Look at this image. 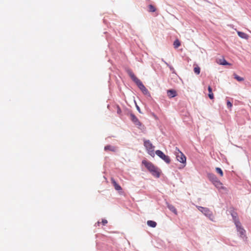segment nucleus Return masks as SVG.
Here are the masks:
<instances>
[{
  "mask_svg": "<svg viewBox=\"0 0 251 251\" xmlns=\"http://www.w3.org/2000/svg\"><path fill=\"white\" fill-rule=\"evenodd\" d=\"M127 73L132 79V80L137 84L139 89L142 91L144 95L150 97L151 95L148 89L145 87L143 83L134 74V73L130 70L127 71Z\"/></svg>",
  "mask_w": 251,
  "mask_h": 251,
  "instance_id": "nucleus-1",
  "label": "nucleus"
},
{
  "mask_svg": "<svg viewBox=\"0 0 251 251\" xmlns=\"http://www.w3.org/2000/svg\"><path fill=\"white\" fill-rule=\"evenodd\" d=\"M142 164L145 166L147 169L153 176L156 177H159L160 176L159 170L154 166L152 163L144 160L142 161Z\"/></svg>",
  "mask_w": 251,
  "mask_h": 251,
  "instance_id": "nucleus-2",
  "label": "nucleus"
},
{
  "mask_svg": "<svg viewBox=\"0 0 251 251\" xmlns=\"http://www.w3.org/2000/svg\"><path fill=\"white\" fill-rule=\"evenodd\" d=\"M130 118L137 128L141 130H143L145 128V126L141 122H140L137 117L134 114L131 113L130 114Z\"/></svg>",
  "mask_w": 251,
  "mask_h": 251,
  "instance_id": "nucleus-3",
  "label": "nucleus"
},
{
  "mask_svg": "<svg viewBox=\"0 0 251 251\" xmlns=\"http://www.w3.org/2000/svg\"><path fill=\"white\" fill-rule=\"evenodd\" d=\"M232 217L233 218V220L237 227V231L240 233V236H243L245 235V230L242 227L241 224L237 218H236V216H234L232 215Z\"/></svg>",
  "mask_w": 251,
  "mask_h": 251,
  "instance_id": "nucleus-4",
  "label": "nucleus"
},
{
  "mask_svg": "<svg viewBox=\"0 0 251 251\" xmlns=\"http://www.w3.org/2000/svg\"><path fill=\"white\" fill-rule=\"evenodd\" d=\"M144 146L148 150V153L152 156H154V147L149 140L144 141Z\"/></svg>",
  "mask_w": 251,
  "mask_h": 251,
  "instance_id": "nucleus-5",
  "label": "nucleus"
},
{
  "mask_svg": "<svg viewBox=\"0 0 251 251\" xmlns=\"http://www.w3.org/2000/svg\"><path fill=\"white\" fill-rule=\"evenodd\" d=\"M198 209L203 213L206 216L208 217L211 220H213L214 216L212 214V213L210 210L206 207H203L201 206H198Z\"/></svg>",
  "mask_w": 251,
  "mask_h": 251,
  "instance_id": "nucleus-6",
  "label": "nucleus"
},
{
  "mask_svg": "<svg viewBox=\"0 0 251 251\" xmlns=\"http://www.w3.org/2000/svg\"><path fill=\"white\" fill-rule=\"evenodd\" d=\"M156 154L160 158L163 159L166 163L169 164L171 162V160L169 156L166 155L162 151L157 150L155 151Z\"/></svg>",
  "mask_w": 251,
  "mask_h": 251,
  "instance_id": "nucleus-7",
  "label": "nucleus"
},
{
  "mask_svg": "<svg viewBox=\"0 0 251 251\" xmlns=\"http://www.w3.org/2000/svg\"><path fill=\"white\" fill-rule=\"evenodd\" d=\"M176 158L177 161L179 162L185 164L186 161V158L185 156L183 154V153L181 152L178 150H177V151L176 152Z\"/></svg>",
  "mask_w": 251,
  "mask_h": 251,
  "instance_id": "nucleus-8",
  "label": "nucleus"
},
{
  "mask_svg": "<svg viewBox=\"0 0 251 251\" xmlns=\"http://www.w3.org/2000/svg\"><path fill=\"white\" fill-rule=\"evenodd\" d=\"M220 191H227V189L223 186V184L218 179L213 184Z\"/></svg>",
  "mask_w": 251,
  "mask_h": 251,
  "instance_id": "nucleus-9",
  "label": "nucleus"
},
{
  "mask_svg": "<svg viewBox=\"0 0 251 251\" xmlns=\"http://www.w3.org/2000/svg\"><path fill=\"white\" fill-rule=\"evenodd\" d=\"M207 177L209 180L213 184L216 181H217L219 179L217 176L213 174L209 173L207 175Z\"/></svg>",
  "mask_w": 251,
  "mask_h": 251,
  "instance_id": "nucleus-10",
  "label": "nucleus"
},
{
  "mask_svg": "<svg viewBox=\"0 0 251 251\" xmlns=\"http://www.w3.org/2000/svg\"><path fill=\"white\" fill-rule=\"evenodd\" d=\"M111 183L113 185L115 189L117 191H121L122 190V187L116 182L113 178H111Z\"/></svg>",
  "mask_w": 251,
  "mask_h": 251,
  "instance_id": "nucleus-11",
  "label": "nucleus"
},
{
  "mask_svg": "<svg viewBox=\"0 0 251 251\" xmlns=\"http://www.w3.org/2000/svg\"><path fill=\"white\" fill-rule=\"evenodd\" d=\"M117 150L116 147L111 146V145H107L104 147L105 151H111L112 152H115Z\"/></svg>",
  "mask_w": 251,
  "mask_h": 251,
  "instance_id": "nucleus-12",
  "label": "nucleus"
},
{
  "mask_svg": "<svg viewBox=\"0 0 251 251\" xmlns=\"http://www.w3.org/2000/svg\"><path fill=\"white\" fill-rule=\"evenodd\" d=\"M167 95L170 98H172L176 96V92L174 90H169L167 91Z\"/></svg>",
  "mask_w": 251,
  "mask_h": 251,
  "instance_id": "nucleus-13",
  "label": "nucleus"
},
{
  "mask_svg": "<svg viewBox=\"0 0 251 251\" xmlns=\"http://www.w3.org/2000/svg\"><path fill=\"white\" fill-rule=\"evenodd\" d=\"M237 34L238 36L241 37V38L248 39L249 38V36L246 33L241 32V31H237Z\"/></svg>",
  "mask_w": 251,
  "mask_h": 251,
  "instance_id": "nucleus-14",
  "label": "nucleus"
},
{
  "mask_svg": "<svg viewBox=\"0 0 251 251\" xmlns=\"http://www.w3.org/2000/svg\"><path fill=\"white\" fill-rule=\"evenodd\" d=\"M147 225L149 226H151V227H155L156 226L157 224L154 221H151V220H149V221H147Z\"/></svg>",
  "mask_w": 251,
  "mask_h": 251,
  "instance_id": "nucleus-15",
  "label": "nucleus"
},
{
  "mask_svg": "<svg viewBox=\"0 0 251 251\" xmlns=\"http://www.w3.org/2000/svg\"><path fill=\"white\" fill-rule=\"evenodd\" d=\"M208 92H209V94H208V97L209 98L211 99V100H212L214 99V95L212 93V88L211 87L209 86L208 87Z\"/></svg>",
  "mask_w": 251,
  "mask_h": 251,
  "instance_id": "nucleus-16",
  "label": "nucleus"
},
{
  "mask_svg": "<svg viewBox=\"0 0 251 251\" xmlns=\"http://www.w3.org/2000/svg\"><path fill=\"white\" fill-rule=\"evenodd\" d=\"M218 63L220 65H227L230 64L225 59H219Z\"/></svg>",
  "mask_w": 251,
  "mask_h": 251,
  "instance_id": "nucleus-17",
  "label": "nucleus"
},
{
  "mask_svg": "<svg viewBox=\"0 0 251 251\" xmlns=\"http://www.w3.org/2000/svg\"><path fill=\"white\" fill-rule=\"evenodd\" d=\"M234 78L236 79L238 81H243L244 80V78L242 77H241L238 75L234 73L233 74Z\"/></svg>",
  "mask_w": 251,
  "mask_h": 251,
  "instance_id": "nucleus-18",
  "label": "nucleus"
},
{
  "mask_svg": "<svg viewBox=\"0 0 251 251\" xmlns=\"http://www.w3.org/2000/svg\"><path fill=\"white\" fill-rule=\"evenodd\" d=\"M173 45H174V47L175 48V49H177L180 46V41H179L178 39H176L174 42V44H173Z\"/></svg>",
  "mask_w": 251,
  "mask_h": 251,
  "instance_id": "nucleus-19",
  "label": "nucleus"
},
{
  "mask_svg": "<svg viewBox=\"0 0 251 251\" xmlns=\"http://www.w3.org/2000/svg\"><path fill=\"white\" fill-rule=\"evenodd\" d=\"M194 73L196 75H199L201 72V68L197 65L194 68Z\"/></svg>",
  "mask_w": 251,
  "mask_h": 251,
  "instance_id": "nucleus-20",
  "label": "nucleus"
},
{
  "mask_svg": "<svg viewBox=\"0 0 251 251\" xmlns=\"http://www.w3.org/2000/svg\"><path fill=\"white\" fill-rule=\"evenodd\" d=\"M216 171L217 173H218L221 176H223V175H224V174H223V171L222 170V169L219 167H217L216 168Z\"/></svg>",
  "mask_w": 251,
  "mask_h": 251,
  "instance_id": "nucleus-21",
  "label": "nucleus"
},
{
  "mask_svg": "<svg viewBox=\"0 0 251 251\" xmlns=\"http://www.w3.org/2000/svg\"><path fill=\"white\" fill-rule=\"evenodd\" d=\"M169 208L171 211L174 212L175 214H177V210L176 208L173 205H169L168 206Z\"/></svg>",
  "mask_w": 251,
  "mask_h": 251,
  "instance_id": "nucleus-22",
  "label": "nucleus"
},
{
  "mask_svg": "<svg viewBox=\"0 0 251 251\" xmlns=\"http://www.w3.org/2000/svg\"><path fill=\"white\" fill-rule=\"evenodd\" d=\"M149 8L150 12H155L156 10V8H155V7L151 4H150L149 5Z\"/></svg>",
  "mask_w": 251,
  "mask_h": 251,
  "instance_id": "nucleus-23",
  "label": "nucleus"
},
{
  "mask_svg": "<svg viewBox=\"0 0 251 251\" xmlns=\"http://www.w3.org/2000/svg\"><path fill=\"white\" fill-rule=\"evenodd\" d=\"M227 106L228 108H231L232 106V104L229 101H227Z\"/></svg>",
  "mask_w": 251,
  "mask_h": 251,
  "instance_id": "nucleus-24",
  "label": "nucleus"
},
{
  "mask_svg": "<svg viewBox=\"0 0 251 251\" xmlns=\"http://www.w3.org/2000/svg\"><path fill=\"white\" fill-rule=\"evenodd\" d=\"M102 223L103 225H105L107 223V221L105 219H103L102 220Z\"/></svg>",
  "mask_w": 251,
  "mask_h": 251,
  "instance_id": "nucleus-25",
  "label": "nucleus"
},
{
  "mask_svg": "<svg viewBox=\"0 0 251 251\" xmlns=\"http://www.w3.org/2000/svg\"><path fill=\"white\" fill-rule=\"evenodd\" d=\"M165 64H166L168 66H169V68H170V70H174L173 67H172V66H170V65H169V64H168L167 62H165Z\"/></svg>",
  "mask_w": 251,
  "mask_h": 251,
  "instance_id": "nucleus-26",
  "label": "nucleus"
},
{
  "mask_svg": "<svg viewBox=\"0 0 251 251\" xmlns=\"http://www.w3.org/2000/svg\"><path fill=\"white\" fill-rule=\"evenodd\" d=\"M136 107H137V109L138 110V111L140 112V113H141V110H140V109L139 108V107L137 105H136Z\"/></svg>",
  "mask_w": 251,
  "mask_h": 251,
  "instance_id": "nucleus-27",
  "label": "nucleus"
}]
</instances>
